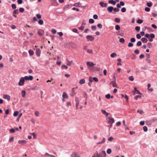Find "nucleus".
Here are the masks:
<instances>
[{
	"instance_id": "f257e3e1",
	"label": "nucleus",
	"mask_w": 157,
	"mask_h": 157,
	"mask_svg": "<svg viewBox=\"0 0 157 157\" xmlns=\"http://www.w3.org/2000/svg\"><path fill=\"white\" fill-rule=\"evenodd\" d=\"M25 79L23 77H21L20 79V81L18 83L19 86H23L24 85Z\"/></svg>"
},
{
	"instance_id": "f03ea898",
	"label": "nucleus",
	"mask_w": 157,
	"mask_h": 157,
	"mask_svg": "<svg viewBox=\"0 0 157 157\" xmlns=\"http://www.w3.org/2000/svg\"><path fill=\"white\" fill-rule=\"evenodd\" d=\"M114 120L113 118H109V124H110V127H111L112 126V124L114 122Z\"/></svg>"
},
{
	"instance_id": "7ed1b4c3",
	"label": "nucleus",
	"mask_w": 157,
	"mask_h": 157,
	"mask_svg": "<svg viewBox=\"0 0 157 157\" xmlns=\"http://www.w3.org/2000/svg\"><path fill=\"white\" fill-rule=\"evenodd\" d=\"M24 78L26 80H32L33 79V76L32 75L29 76H26L24 77Z\"/></svg>"
},
{
	"instance_id": "20e7f679",
	"label": "nucleus",
	"mask_w": 157,
	"mask_h": 157,
	"mask_svg": "<svg viewBox=\"0 0 157 157\" xmlns=\"http://www.w3.org/2000/svg\"><path fill=\"white\" fill-rule=\"evenodd\" d=\"M86 38L88 40L90 41H93L94 39V38L92 36L87 35L86 36Z\"/></svg>"
},
{
	"instance_id": "39448f33",
	"label": "nucleus",
	"mask_w": 157,
	"mask_h": 157,
	"mask_svg": "<svg viewBox=\"0 0 157 157\" xmlns=\"http://www.w3.org/2000/svg\"><path fill=\"white\" fill-rule=\"evenodd\" d=\"M87 66L90 67H92L95 64L94 63L91 62H87L86 63Z\"/></svg>"
},
{
	"instance_id": "423d86ee",
	"label": "nucleus",
	"mask_w": 157,
	"mask_h": 157,
	"mask_svg": "<svg viewBox=\"0 0 157 157\" xmlns=\"http://www.w3.org/2000/svg\"><path fill=\"white\" fill-rule=\"evenodd\" d=\"M99 4L102 7H106L108 6V4L107 3H105L102 2H100L99 3Z\"/></svg>"
},
{
	"instance_id": "0eeeda50",
	"label": "nucleus",
	"mask_w": 157,
	"mask_h": 157,
	"mask_svg": "<svg viewBox=\"0 0 157 157\" xmlns=\"http://www.w3.org/2000/svg\"><path fill=\"white\" fill-rule=\"evenodd\" d=\"M98 154L100 155V157H105L106 155V152L104 151H103L101 153Z\"/></svg>"
},
{
	"instance_id": "6e6552de",
	"label": "nucleus",
	"mask_w": 157,
	"mask_h": 157,
	"mask_svg": "<svg viewBox=\"0 0 157 157\" xmlns=\"http://www.w3.org/2000/svg\"><path fill=\"white\" fill-rule=\"evenodd\" d=\"M36 56L38 57L39 56L40 54V49L39 48L36 49Z\"/></svg>"
},
{
	"instance_id": "1a4fd4ad",
	"label": "nucleus",
	"mask_w": 157,
	"mask_h": 157,
	"mask_svg": "<svg viewBox=\"0 0 157 157\" xmlns=\"http://www.w3.org/2000/svg\"><path fill=\"white\" fill-rule=\"evenodd\" d=\"M3 97L4 99H7L8 100V101H9L10 100V96L7 94L4 95Z\"/></svg>"
},
{
	"instance_id": "9d476101",
	"label": "nucleus",
	"mask_w": 157,
	"mask_h": 157,
	"mask_svg": "<svg viewBox=\"0 0 157 157\" xmlns=\"http://www.w3.org/2000/svg\"><path fill=\"white\" fill-rule=\"evenodd\" d=\"M115 81L116 79L114 78V80L110 83V84H112L113 86L114 87H116L117 86V84L115 82Z\"/></svg>"
},
{
	"instance_id": "9b49d317",
	"label": "nucleus",
	"mask_w": 157,
	"mask_h": 157,
	"mask_svg": "<svg viewBox=\"0 0 157 157\" xmlns=\"http://www.w3.org/2000/svg\"><path fill=\"white\" fill-rule=\"evenodd\" d=\"M75 101L76 102V109H78V105L79 104V100L78 98H76Z\"/></svg>"
},
{
	"instance_id": "f8f14e48",
	"label": "nucleus",
	"mask_w": 157,
	"mask_h": 157,
	"mask_svg": "<svg viewBox=\"0 0 157 157\" xmlns=\"http://www.w3.org/2000/svg\"><path fill=\"white\" fill-rule=\"evenodd\" d=\"M134 94H138L140 95L141 94V93L138 90H137L136 87H134Z\"/></svg>"
},
{
	"instance_id": "ddd939ff",
	"label": "nucleus",
	"mask_w": 157,
	"mask_h": 157,
	"mask_svg": "<svg viewBox=\"0 0 157 157\" xmlns=\"http://www.w3.org/2000/svg\"><path fill=\"white\" fill-rule=\"evenodd\" d=\"M105 141V137L103 138L102 140L100 142L97 143H96L97 145H98L99 144H103L104 143Z\"/></svg>"
},
{
	"instance_id": "4468645a",
	"label": "nucleus",
	"mask_w": 157,
	"mask_h": 157,
	"mask_svg": "<svg viewBox=\"0 0 157 157\" xmlns=\"http://www.w3.org/2000/svg\"><path fill=\"white\" fill-rule=\"evenodd\" d=\"M71 157H80L79 155L77 154L76 153H73L71 155Z\"/></svg>"
},
{
	"instance_id": "2eb2a0df",
	"label": "nucleus",
	"mask_w": 157,
	"mask_h": 157,
	"mask_svg": "<svg viewBox=\"0 0 157 157\" xmlns=\"http://www.w3.org/2000/svg\"><path fill=\"white\" fill-rule=\"evenodd\" d=\"M141 40L144 43H146L147 41V39L145 37H143L141 39Z\"/></svg>"
},
{
	"instance_id": "dca6fc26",
	"label": "nucleus",
	"mask_w": 157,
	"mask_h": 157,
	"mask_svg": "<svg viewBox=\"0 0 157 157\" xmlns=\"http://www.w3.org/2000/svg\"><path fill=\"white\" fill-rule=\"evenodd\" d=\"M62 97L63 98H68V96L66 92L63 93Z\"/></svg>"
},
{
	"instance_id": "f3484780",
	"label": "nucleus",
	"mask_w": 157,
	"mask_h": 157,
	"mask_svg": "<svg viewBox=\"0 0 157 157\" xmlns=\"http://www.w3.org/2000/svg\"><path fill=\"white\" fill-rule=\"evenodd\" d=\"M18 143L19 144H23L26 143V141L24 140H19L18 141Z\"/></svg>"
},
{
	"instance_id": "a211bd4d",
	"label": "nucleus",
	"mask_w": 157,
	"mask_h": 157,
	"mask_svg": "<svg viewBox=\"0 0 157 157\" xmlns=\"http://www.w3.org/2000/svg\"><path fill=\"white\" fill-rule=\"evenodd\" d=\"M85 80L84 79H82L80 80L79 81V83L80 84H82L85 83Z\"/></svg>"
},
{
	"instance_id": "6ab92c4d",
	"label": "nucleus",
	"mask_w": 157,
	"mask_h": 157,
	"mask_svg": "<svg viewBox=\"0 0 157 157\" xmlns=\"http://www.w3.org/2000/svg\"><path fill=\"white\" fill-rule=\"evenodd\" d=\"M109 3H110L113 5H115L116 3V2L113 0H110L109 1Z\"/></svg>"
},
{
	"instance_id": "aec40b11",
	"label": "nucleus",
	"mask_w": 157,
	"mask_h": 157,
	"mask_svg": "<svg viewBox=\"0 0 157 157\" xmlns=\"http://www.w3.org/2000/svg\"><path fill=\"white\" fill-rule=\"evenodd\" d=\"M26 92L25 90H23L21 91V96L23 97H25V95Z\"/></svg>"
},
{
	"instance_id": "412c9836",
	"label": "nucleus",
	"mask_w": 157,
	"mask_h": 157,
	"mask_svg": "<svg viewBox=\"0 0 157 157\" xmlns=\"http://www.w3.org/2000/svg\"><path fill=\"white\" fill-rule=\"evenodd\" d=\"M81 5V4L80 2H78L77 3H75L73 6L75 7H79Z\"/></svg>"
},
{
	"instance_id": "4be33fe9",
	"label": "nucleus",
	"mask_w": 157,
	"mask_h": 157,
	"mask_svg": "<svg viewBox=\"0 0 157 157\" xmlns=\"http://www.w3.org/2000/svg\"><path fill=\"white\" fill-rule=\"evenodd\" d=\"M101 112L102 113L105 115L106 116V117H107V116L108 115V113H107L103 109H101Z\"/></svg>"
},
{
	"instance_id": "5701e85b",
	"label": "nucleus",
	"mask_w": 157,
	"mask_h": 157,
	"mask_svg": "<svg viewBox=\"0 0 157 157\" xmlns=\"http://www.w3.org/2000/svg\"><path fill=\"white\" fill-rule=\"evenodd\" d=\"M119 42L122 43H124L125 42L124 39L123 38H121L119 39Z\"/></svg>"
},
{
	"instance_id": "b1692460",
	"label": "nucleus",
	"mask_w": 157,
	"mask_h": 157,
	"mask_svg": "<svg viewBox=\"0 0 157 157\" xmlns=\"http://www.w3.org/2000/svg\"><path fill=\"white\" fill-rule=\"evenodd\" d=\"M29 55L30 56H32V55H33V54H34V52H33V51L32 50H31V49H30L29 50Z\"/></svg>"
},
{
	"instance_id": "393cba45",
	"label": "nucleus",
	"mask_w": 157,
	"mask_h": 157,
	"mask_svg": "<svg viewBox=\"0 0 157 157\" xmlns=\"http://www.w3.org/2000/svg\"><path fill=\"white\" fill-rule=\"evenodd\" d=\"M120 29V27L119 25H115V29L116 30H119Z\"/></svg>"
},
{
	"instance_id": "a878e982",
	"label": "nucleus",
	"mask_w": 157,
	"mask_h": 157,
	"mask_svg": "<svg viewBox=\"0 0 157 157\" xmlns=\"http://www.w3.org/2000/svg\"><path fill=\"white\" fill-rule=\"evenodd\" d=\"M38 87L37 86H35L31 88L32 90H38Z\"/></svg>"
},
{
	"instance_id": "bb28decb",
	"label": "nucleus",
	"mask_w": 157,
	"mask_h": 157,
	"mask_svg": "<svg viewBox=\"0 0 157 157\" xmlns=\"http://www.w3.org/2000/svg\"><path fill=\"white\" fill-rule=\"evenodd\" d=\"M117 54L116 53H112L111 55L110 56L112 58H114L117 56Z\"/></svg>"
},
{
	"instance_id": "cd10ccee",
	"label": "nucleus",
	"mask_w": 157,
	"mask_h": 157,
	"mask_svg": "<svg viewBox=\"0 0 157 157\" xmlns=\"http://www.w3.org/2000/svg\"><path fill=\"white\" fill-rule=\"evenodd\" d=\"M113 8L112 6H109V11L110 12H111L113 10Z\"/></svg>"
},
{
	"instance_id": "c85d7f7f",
	"label": "nucleus",
	"mask_w": 157,
	"mask_h": 157,
	"mask_svg": "<svg viewBox=\"0 0 157 157\" xmlns=\"http://www.w3.org/2000/svg\"><path fill=\"white\" fill-rule=\"evenodd\" d=\"M147 45L148 47L149 48H151L152 46V44L150 42L148 43H147Z\"/></svg>"
},
{
	"instance_id": "c756f323",
	"label": "nucleus",
	"mask_w": 157,
	"mask_h": 157,
	"mask_svg": "<svg viewBox=\"0 0 157 157\" xmlns=\"http://www.w3.org/2000/svg\"><path fill=\"white\" fill-rule=\"evenodd\" d=\"M39 24L40 25H42L43 24V21L42 20H40L38 22Z\"/></svg>"
},
{
	"instance_id": "7c9ffc66",
	"label": "nucleus",
	"mask_w": 157,
	"mask_h": 157,
	"mask_svg": "<svg viewBox=\"0 0 157 157\" xmlns=\"http://www.w3.org/2000/svg\"><path fill=\"white\" fill-rule=\"evenodd\" d=\"M19 13V12L18 10L16 9L14 11L13 14H18Z\"/></svg>"
},
{
	"instance_id": "2f4dec72",
	"label": "nucleus",
	"mask_w": 157,
	"mask_h": 157,
	"mask_svg": "<svg viewBox=\"0 0 157 157\" xmlns=\"http://www.w3.org/2000/svg\"><path fill=\"white\" fill-rule=\"evenodd\" d=\"M143 20H142V19H139L137 21V22L139 24H141L143 22Z\"/></svg>"
},
{
	"instance_id": "473e14b6",
	"label": "nucleus",
	"mask_w": 157,
	"mask_h": 157,
	"mask_svg": "<svg viewBox=\"0 0 157 157\" xmlns=\"http://www.w3.org/2000/svg\"><path fill=\"white\" fill-rule=\"evenodd\" d=\"M94 20L93 19H90L89 20V22L90 24H93L94 23Z\"/></svg>"
},
{
	"instance_id": "72a5a7b5",
	"label": "nucleus",
	"mask_w": 157,
	"mask_h": 157,
	"mask_svg": "<svg viewBox=\"0 0 157 157\" xmlns=\"http://www.w3.org/2000/svg\"><path fill=\"white\" fill-rule=\"evenodd\" d=\"M72 63V61H67V65L68 66H70L71 65V64Z\"/></svg>"
},
{
	"instance_id": "f704fd0d",
	"label": "nucleus",
	"mask_w": 157,
	"mask_h": 157,
	"mask_svg": "<svg viewBox=\"0 0 157 157\" xmlns=\"http://www.w3.org/2000/svg\"><path fill=\"white\" fill-rule=\"evenodd\" d=\"M128 79L130 81H133L134 80V78L133 76H130L128 77Z\"/></svg>"
},
{
	"instance_id": "c9c22d12",
	"label": "nucleus",
	"mask_w": 157,
	"mask_h": 157,
	"mask_svg": "<svg viewBox=\"0 0 157 157\" xmlns=\"http://www.w3.org/2000/svg\"><path fill=\"white\" fill-rule=\"evenodd\" d=\"M141 98V96L140 95H136V96L135 98L134 99L136 100H137L139 98Z\"/></svg>"
},
{
	"instance_id": "e433bc0d",
	"label": "nucleus",
	"mask_w": 157,
	"mask_h": 157,
	"mask_svg": "<svg viewBox=\"0 0 157 157\" xmlns=\"http://www.w3.org/2000/svg\"><path fill=\"white\" fill-rule=\"evenodd\" d=\"M147 5L149 7H151L152 6V3L151 2H147Z\"/></svg>"
},
{
	"instance_id": "4c0bfd02",
	"label": "nucleus",
	"mask_w": 157,
	"mask_h": 157,
	"mask_svg": "<svg viewBox=\"0 0 157 157\" xmlns=\"http://www.w3.org/2000/svg\"><path fill=\"white\" fill-rule=\"evenodd\" d=\"M143 130L144 132H146L147 131V126H144L143 127Z\"/></svg>"
},
{
	"instance_id": "58836bf2",
	"label": "nucleus",
	"mask_w": 157,
	"mask_h": 157,
	"mask_svg": "<svg viewBox=\"0 0 157 157\" xmlns=\"http://www.w3.org/2000/svg\"><path fill=\"white\" fill-rule=\"evenodd\" d=\"M18 113L19 112L18 111H16L13 113V115L14 116H16L18 114Z\"/></svg>"
},
{
	"instance_id": "ea45409f",
	"label": "nucleus",
	"mask_w": 157,
	"mask_h": 157,
	"mask_svg": "<svg viewBox=\"0 0 157 157\" xmlns=\"http://www.w3.org/2000/svg\"><path fill=\"white\" fill-rule=\"evenodd\" d=\"M142 44V42L141 41H138L137 44H136V45L137 46H140Z\"/></svg>"
},
{
	"instance_id": "a19ab883",
	"label": "nucleus",
	"mask_w": 157,
	"mask_h": 157,
	"mask_svg": "<svg viewBox=\"0 0 157 157\" xmlns=\"http://www.w3.org/2000/svg\"><path fill=\"white\" fill-rule=\"evenodd\" d=\"M85 27L84 26L81 25L80 27L78 28V29L81 30H83L84 29Z\"/></svg>"
},
{
	"instance_id": "79ce46f5",
	"label": "nucleus",
	"mask_w": 157,
	"mask_h": 157,
	"mask_svg": "<svg viewBox=\"0 0 157 157\" xmlns=\"http://www.w3.org/2000/svg\"><path fill=\"white\" fill-rule=\"evenodd\" d=\"M91 28L93 30H95L96 29V27L95 25H93L91 26Z\"/></svg>"
},
{
	"instance_id": "37998d69",
	"label": "nucleus",
	"mask_w": 157,
	"mask_h": 157,
	"mask_svg": "<svg viewBox=\"0 0 157 157\" xmlns=\"http://www.w3.org/2000/svg\"><path fill=\"white\" fill-rule=\"evenodd\" d=\"M140 27L138 26H136L135 27V29L137 31H139L140 29Z\"/></svg>"
},
{
	"instance_id": "c03bdc74",
	"label": "nucleus",
	"mask_w": 157,
	"mask_h": 157,
	"mask_svg": "<svg viewBox=\"0 0 157 157\" xmlns=\"http://www.w3.org/2000/svg\"><path fill=\"white\" fill-rule=\"evenodd\" d=\"M36 16L37 18L38 19H40L41 18V15H40V14H36Z\"/></svg>"
},
{
	"instance_id": "a18cd8bd",
	"label": "nucleus",
	"mask_w": 157,
	"mask_h": 157,
	"mask_svg": "<svg viewBox=\"0 0 157 157\" xmlns=\"http://www.w3.org/2000/svg\"><path fill=\"white\" fill-rule=\"evenodd\" d=\"M37 21V19L36 17H34L33 18V20H32V22H34L36 21Z\"/></svg>"
},
{
	"instance_id": "49530a36",
	"label": "nucleus",
	"mask_w": 157,
	"mask_h": 157,
	"mask_svg": "<svg viewBox=\"0 0 157 157\" xmlns=\"http://www.w3.org/2000/svg\"><path fill=\"white\" fill-rule=\"evenodd\" d=\"M115 21L117 23H119L120 22V20L119 19L116 18L115 19Z\"/></svg>"
},
{
	"instance_id": "de8ad7c7",
	"label": "nucleus",
	"mask_w": 157,
	"mask_h": 157,
	"mask_svg": "<svg viewBox=\"0 0 157 157\" xmlns=\"http://www.w3.org/2000/svg\"><path fill=\"white\" fill-rule=\"evenodd\" d=\"M97 27L99 29H101L102 27V25L101 24H98L97 25Z\"/></svg>"
},
{
	"instance_id": "09e8293b",
	"label": "nucleus",
	"mask_w": 157,
	"mask_h": 157,
	"mask_svg": "<svg viewBox=\"0 0 157 157\" xmlns=\"http://www.w3.org/2000/svg\"><path fill=\"white\" fill-rule=\"evenodd\" d=\"M87 52L89 53L92 54L93 53V51L92 50H90L88 49L87 51Z\"/></svg>"
},
{
	"instance_id": "8fccbe9b",
	"label": "nucleus",
	"mask_w": 157,
	"mask_h": 157,
	"mask_svg": "<svg viewBox=\"0 0 157 157\" xmlns=\"http://www.w3.org/2000/svg\"><path fill=\"white\" fill-rule=\"evenodd\" d=\"M51 32L53 34H55L56 33V31L55 29H53L51 30Z\"/></svg>"
},
{
	"instance_id": "3c124183",
	"label": "nucleus",
	"mask_w": 157,
	"mask_h": 157,
	"mask_svg": "<svg viewBox=\"0 0 157 157\" xmlns=\"http://www.w3.org/2000/svg\"><path fill=\"white\" fill-rule=\"evenodd\" d=\"M150 9L148 7H146L145 8V10L147 12H149L150 11Z\"/></svg>"
},
{
	"instance_id": "603ef678",
	"label": "nucleus",
	"mask_w": 157,
	"mask_h": 157,
	"mask_svg": "<svg viewBox=\"0 0 157 157\" xmlns=\"http://www.w3.org/2000/svg\"><path fill=\"white\" fill-rule=\"evenodd\" d=\"M14 140V137H11L9 139V141L10 142H13Z\"/></svg>"
},
{
	"instance_id": "864d4df0",
	"label": "nucleus",
	"mask_w": 157,
	"mask_h": 157,
	"mask_svg": "<svg viewBox=\"0 0 157 157\" xmlns=\"http://www.w3.org/2000/svg\"><path fill=\"white\" fill-rule=\"evenodd\" d=\"M114 138L112 137H110L109 138V141L110 142H112Z\"/></svg>"
},
{
	"instance_id": "5fc2aeb1",
	"label": "nucleus",
	"mask_w": 157,
	"mask_h": 157,
	"mask_svg": "<svg viewBox=\"0 0 157 157\" xmlns=\"http://www.w3.org/2000/svg\"><path fill=\"white\" fill-rule=\"evenodd\" d=\"M24 11V9L23 8H20L19 9V11L20 12H22Z\"/></svg>"
},
{
	"instance_id": "6e6d98bb",
	"label": "nucleus",
	"mask_w": 157,
	"mask_h": 157,
	"mask_svg": "<svg viewBox=\"0 0 157 157\" xmlns=\"http://www.w3.org/2000/svg\"><path fill=\"white\" fill-rule=\"evenodd\" d=\"M133 44L131 42H129L128 44V47H132L133 46Z\"/></svg>"
},
{
	"instance_id": "4d7b16f0",
	"label": "nucleus",
	"mask_w": 157,
	"mask_h": 157,
	"mask_svg": "<svg viewBox=\"0 0 157 157\" xmlns=\"http://www.w3.org/2000/svg\"><path fill=\"white\" fill-rule=\"evenodd\" d=\"M136 37L138 39H140L141 38V35L139 34H137L136 35Z\"/></svg>"
},
{
	"instance_id": "13d9d810",
	"label": "nucleus",
	"mask_w": 157,
	"mask_h": 157,
	"mask_svg": "<svg viewBox=\"0 0 157 157\" xmlns=\"http://www.w3.org/2000/svg\"><path fill=\"white\" fill-rule=\"evenodd\" d=\"M72 31L75 33H78V30L74 28L73 29Z\"/></svg>"
},
{
	"instance_id": "bf43d9fd",
	"label": "nucleus",
	"mask_w": 157,
	"mask_h": 157,
	"mask_svg": "<svg viewBox=\"0 0 157 157\" xmlns=\"http://www.w3.org/2000/svg\"><path fill=\"white\" fill-rule=\"evenodd\" d=\"M126 11V9L125 7H123L121 9V11L122 12H124Z\"/></svg>"
},
{
	"instance_id": "052dcab7",
	"label": "nucleus",
	"mask_w": 157,
	"mask_h": 157,
	"mask_svg": "<svg viewBox=\"0 0 157 157\" xmlns=\"http://www.w3.org/2000/svg\"><path fill=\"white\" fill-rule=\"evenodd\" d=\"M130 41L131 42H134L136 41V39L134 38H132L130 39Z\"/></svg>"
},
{
	"instance_id": "680f3d73",
	"label": "nucleus",
	"mask_w": 157,
	"mask_h": 157,
	"mask_svg": "<svg viewBox=\"0 0 157 157\" xmlns=\"http://www.w3.org/2000/svg\"><path fill=\"white\" fill-rule=\"evenodd\" d=\"M11 6L13 9H15L16 8V6L15 4H14L12 5Z\"/></svg>"
},
{
	"instance_id": "e2e57ef3",
	"label": "nucleus",
	"mask_w": 157,
	"mask_h": 157,
	"mask_svg": "<svg viewBox=\"0 0 157 157\" xmlns=\"http://www.w3.org/2000/svg\"><path fill=\"white\" fill-rule=\"evenodd\" d=\"M22 115V113H20V114H19V115L18 116V118H17V121H19V119L20 118V117H21V116Z\"/></svg>"
},
{
	"instance_id": "0e129e2a",
	"label": "nucleus",
	"mask_w": 157,
	"mask_h": 157,
	"mask_svg": "<svg viewBox=\"0 0 157 157\" xmlns=\"http://www.w3.org/2000/svg\"><path fill=\"white\" fill-rule=\"evenodd\" d=\"M93 18L95 19H97L98 18V16L96 14H94L93 16Z\"/></svg>"
},
{
	"instance_id": "69168bd1",
	"label": "nucleus",
	"mask_w": 157,
	"mask_h": 157,
	"mask_svg": "<svg viewBox=\"0 0 157 157\" xmlns=\"http://www.w3.org/2000/svg\"><path fill=\"white\" fill-rule=\"evenodd\" d=\"M92 157H100V155L97 153L96 155H94Z\"/></svg>"
},
{
	"instance_id": "338daca9",
	"label": "nucleus",
	"mask_w": 157,
	"mask_h": 157,
	"mask_svg": "<svg viewBox=\"0 0 157 157\" xmlns=\"http://www.w3.org/2000/svg\"><path fill=\"white\" fill-rule=\"evenodd\" d=\"M114 11L115 12H118L119 11V9L118 8H115L113 9Z\"/></svg>"
},
{
	"instance_id": "774afa93",
	"label": "nucleus",
	"mask_w": 157,
	"mask_h": 157,
	"mask_svg": "<svg viewBox=\"0 0 157 157\" xmlns=\"http://www.w3.org/2000/svg\"><path fill=\"white\" fill-rule=\"evenodd\" d=\"M62 67L63 69H67V67L65 65H62Z\"/></svg>"
}]
</instances>
